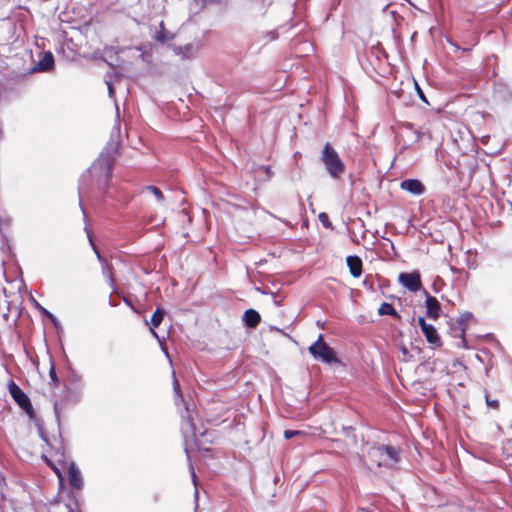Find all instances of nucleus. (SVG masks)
<instances>
[{
  "mask_svg": "<svg viewBox=\"0 0 512 512\" xmlns=\"http://www.w3.org/2000/svg\"><path fill=\"white\" fill-rule=\"evenodd\" d=\"M112 156L102 152L92 163L90 168L83 174L79 180L78 194L79 206L83 213V219L86 220V212L82 206V198L90 192L97 191L104 194L108 188V183L112 177Z\"/></svg>",
  "mask_w": 512,
  "mask_h": 512,
  "instance_id": "1",
  "label": "nucleus"
},
{
  "mask_svg": "<svg viewBox=\"0 0 512 512\" xmlns=\"http://www.w3.org/2000/svg\"><path fill=\"white\" fill-rule=\"evenodd\" d=\"M320 159L330 177L341 178L345 172V165L330 143L324 145Z\"/></svg>",
  "mask_w": 512,
  "mask_h": 512,
  "instance_id": "2",
  "label": "nucleus"
},
{
  "mask_svg": "<svg viewBox=\"0 0 512 512\" xmlns=\"http://www.w3.org/2000/svg\"><path fill=\"white\" fill-rule=\"evenodd\" d=\"M308 351L314 359L325 364L340 363L335 350L324 341L322 334H319L317 340L309 346Z\"/></svg>",
  "mask_w": 512,
  "mask_h": 512,
  "instance_id": "3",
  "label": "nucleus"
},
{
  "mask_svg": "<svg viewBox=\"0 0 512 512\" xmlns=\"http://www.w3.org/2000/svg\"><path fill=\"white\" fill-rule=\"evenodd\" d=\"M8 390L16 404L25 411L30 419H34L35 411L27 394L13 380L9 382Z\"/></svg>",
  "mask_w": 512,
  "mask_h": 512,
  "instance_id": "4",
  "label": "nucleus"
},
{
  "mask_svg": "<svg viewBox=\"0 0 512 512\" xmlns=\"http://www.w3.org/2000/svg\"><path fill=\"white\" fill-rule=\"evenodd\" d=\"M398 280L401 285L411 292H417L422 289L421 276L418 271L400 273Z\"/></svg>",
  "mask_w": 512,
  "mask_h": 512,
  "instance_id": "5",
  "label": "nucleus"
},
{
  "mask_svg": "<svg viewBox=\"0 0 512 512\" xmlns=\"http://www.w3.org/2000/svg\"><path fill=\"white\" fill-rule=\"evenodd\" d=\"M68 481L72 489L81 490L84 486V479L82 473L76 463L71 462L68 465Z\"/></svg>",
  "mask_w": 512,
  "mask_h": 512,
  "instance_id": "6",
  "label": "nucleus"
},
{
  "mask_svg": "<svg viewBox=\"0 0 512 512\" xmlns=\"http://www.w3.org/2000/svg\"><path fill=\"white\" fill-rule=\"evenodd\" d=\"M424 293L426 295V299H425L426 315L429 318L436 320L440 316L441 304L436 297L430 295L426 290H424Z\"/></svg>",
  "mask_w": 512,
  "mask_h": 512,
  "instance_id": "7",
  "label": "nucleus"
},
{
  "mask_svg": "<svg viewBox=\"0 0 512 512\" xmlns=\"http://www.w3.org/2000/svg\"><path fill=\"white\" fill-rule=\"evenodd\" d=\"M200 46V42H193L185 45L175 46L173 51L176 55H180L182 59H192L196 57Z\"/></svg>",
  "mask_w": 512,
  "mask_h": 512,
  "instance_id": "8",
  "label": "nucleus"
},
{
  "mask_svg": "<svg viewBox=\"0 0 512 512\" xmlns=\"http://www.w3.org/2000/svg\"><path fill=\"white\" fill-rule=\"evenodd\" d=\"M400 188L414 196H420L426 191L424 184L418 179H405L401 181Z\"/></svg>",
  "mask_w": 512,
  "mask_h": 512,
  "instance_id": "9",
  "label": "nucleus"
},
{
  "mask_svg": "<svg viewBox=\"0 0 512 512\" xmlns=\"http://www.w3.org/2000/svg\"><path fill=\"white\" fill-rule=\"evenodd\" d=\"M182 418V424H181V431L185 437L188 435H191L193 437H196L198 434V431L196 430V427L193 423V418L191 416V413L188 409V407H185L184 412L181 413Z\"/></svg>",
  "mask_w": 512,
  "mask_h": 512,
  "instance_id": "10",
  "label": "nucleus"
},
{
  "mask_svg": "<svg viewBox=\"0 0 512 512\" xmlns=\"http://www.w3.org/2000/svg\"><path fill=\"white\" fill-rule=\"evenodd\" d=\"M54 56L52 52L45 51L39 62L32 68L33 72H49L54 68Z\"/></svg>",
  "mask_w": 512,
  "mask_h": 512,
  "instance_id": "11",
  "label": "nucleus"
},
{
  "mask_svg": "<svg viewBox=\"0 0 512 512\" xmlns=\"http://www.w3.org/2000/svg\"><path fill=\"white\" fill-rule=\"evenodd\" d=\"M346 263L349 268L350 274L354 278H358L362 275L363 272V262L362 259L357 255H349L346 258Z\"/></svg>",
  "mask_w": 512,
  "mask_h": 512,
  "instance_id": "12",
  "label": "nucleus"
},
{
  "mask_svg": "<svg viewBox=\"0 0 512 512\" xmlns=\"http://www.w3.org/2000/svg\"><path fill=\"white\" fill-rule=\"evenodd\" d=\"M260 320V314L252 308L247 309L242 316V321L247 328H255Z\"/></svg>",
  "mask_w": 512,
  "mask_h": 512,
  "instance_id": "13",
  "label": "nucleus"
},
{
  "mask_svg": "<svg viewBox=\"0 0 512 512\" xmlns=\"http://www.w3.org/2000/svg\"><path fill=\"white\" fill-rule=\"evenodd\" d=\"M428 343L440 346L441 340L434 325L428 324L421 330Z\"/></svg>",
  "mask_w": 512,
  "mask_h": 512,
  "instance_id": "14",
  "label": "nucleus"
},
{
  "mask_svg": "<svg viewBox=\"0 0 512 512\" xmlns=\"http://www.w3.org/2000/svg\"><path fill=\"white\" fill-rule=\"evenodd\" d=\"M374 450L381 455H386L387 458H389L393 462L399 461V450L393 446L380 445L377 448H374Z\"/></svg>",
  "mask_w": 512,
  "mask_h": 512,
  "instance_id": "15",
  "label": "nucleus"
},
{
  "mask_svg": "<svg viewBox=\"0 0 512 512\" xmlns=\"http://www.w3.org/2000/svg\"><path fill=\"white\" fill-rule=\"evenodd\" d=\"M173 38V35L165 29L164 22L159 24V30L155 32L154 40L158 43H165Z\"/></svg>",
  "mask_w": 512,
  "mask_h": 512,
  "instance_id": "16",
  "label": "nucleus"
},
{
  "mask_svg": "<svg viewBox=\"0 0 512 512\" xmlns=\"http://www.w3.org/2000/svg\"><path fill=\"white\" fill-rule=\"evenodd\" d=\"M84 222H85L84 230H85V232H86V234H87V238H88V241H89V243H90V246H91V248H92L93 252L95 253V255H96V257H97L98 261H99V262H104L105 258H104V256L100 253V251H99V249H98L97 245L95 244V242H94V240H93V237H92L91 231H90V229L88 228V225H87V219H86V220H84Z\"/></svg>",
  "mask_w": 512,
  "mask_h": 512,
  "instance_id": "17",
  "label": "nucleus"
},
{
  "mask_svg": "<svg viewBox=\"0 0 512 512\" xmlns=\"http://www.w3.org/2000/svg\"><path fill=\"white\" fill-rule=\"evenodd\" d=\"M378 313L379 315L383 316V315H389V316H392V317H395V318H400V315L398 314V312L395 310V308L393 307L392 304L390 303H387V302H383L379 309H378Z\"/></svg>",
  "mask_w": 512,
  "mask_h": 512,
  "instance_id": "18",
  "label": "nucleus"
},
{
  "mask_svg": "<svg viewBox=\"0 0 512 512\" xmlns=\"http://www.w3.org/2000/svg\"><path fill=\"white\" fill-rule=\"evenodd\" d=\"M102 268V274L104 277L108 279L109 285L114 287V278H113V267L111 264L107 263L106 259L104 262H100Z\"/></svg>",
  "mask_w": 512,
  "mask_h": 512,
  "instance_id": "19",
  "label": "nucleus"
},
{
  "mask_svg": "<svg viewBox=\"0 0 512 512\" xmlns=\"http://www.w3.org/2000/svg\"><path fill=\"white\" fill-rule=\"evenodd\" d=\"M69 502L66 504L68 512H80L78 495L74 492L68 494Z\"/></svg>",
  "mask_w": 512,
  "mask_h": 512,
  "instance_id": "20",
  "label": "nucleus"
},
{
  "mask_svg": "<svg viewBox=\"0 0 512 512\" xmlns=\"http://www.w3.org/2000/svg\"><path fill=\"white\" fill-rule=\"evenodd\" d=\"M164 314L165 311L163 309H161L160 307L156 308L150 321L153 328H157L161 324Z\"/></svg>",
  "mask_w": 512,
  "mask_h": 512,
  "instance_id": "21",
  "label": "nucleus"
},
{
  "mask_svg": "<svg viewBox=\"0 0 512 512\" xmlns=\"http://www.w3.org/2000/svg\"><path fill=\"white\" fill-rule=\"evenodd\" d=\"M146 189L148 191H150L155 196V198L157 199L158 202H160V203L163 202L164 195L158 187L151 185V186H147Z\"/></svg>",
  "mask_w": 512,
  "mask_h": 512,
  "instance_id": "22",
  "label": "nucleus"
},
{
  "mask_svg": "<svg viewBox=\"0 0 512 512\" xmlns=\"http://www.w3.org/2000/svg\"><path fill=\"white\" fill-rule=\"evenodd\" d=\"M41 313L43 315H45L54 325L55 328H58L60 326V323H59V320L57 319V317L52 314L50 311H48L47 309L45 308H41Z\"/></svg>",
  "mask_w": 512,
  "mask_h": 512,
  "instance_id": "23",
  "label": "nucleus"
},
{
  "mask_svg": "<svg viewBox=\"0 0 512 512\" xmlns=\"http://www.w3.org/2000/svg\"><path fill=\"white\" fill-rule=\"evenodd\" d=\"M318 219L319 221L321 222V224L325 227V228H331L332 227V223L331 221L329 220V216L327 213L325 212H321L318 216Z\"/></svg>",
  "mask_w": 512,
  "mask_h": 512,
  "instance_id": "24",
  "label": "nucleus"
},
{
  "mask_svg": "<svg viewBox=\"0 0 512 512\" xmlns=\"http://www.w3.org/2000/svg\"><path fill=\"white\" fill-rule=\"evenodd\" d=\"M258 171H263V173L265 174V177L263 178L264 181L270 180L272 178V176H273V172H272L270 166H262V165H260L258 167Z\"/></svg>",
  "mask_w": 512,
  "mask_h": 512,
  "instance_id": "25",
  "label": "nucleus"
},
{
  "mask_svg": "<svg viewBox=\"0 0 512 512\" xmlns=\"http://www.w3.org/2000/svg\"><path fill=\"white\" fill-rule=\"evenodd\" d=\"M49 377H50V380H51V382H52V384L54 386L59 384V378L57 376V373H56V370H55V366H54L53 363L51 364V367L49 369Z\"/></svg>",
  "mask_w": 512,
  "mask_h": 512,
  "instance_id": "26",
  "label": "nucleus"
},
{
  "mask_svg": "<svg viewBox=\"0 0 512 512\" xmlns=\"http://www.w3.org/2000/svg\"><path fill=\"white\" fill-rule=\"evenodd\" d=\"M302 435H304V432L300 431V430H285L284 431L285 439H291L295 436H302Z\"/></svg>",
  "mask_w": 512,
  "mask_h": 512,
  "instance_id": "27",
  "label": "nucleus"
},
{
  "mask_svg": "<svg viewBox=\"0 0 512 512\" xmlns=\"http://www.w3.org/2000/svg\"><path fill=\"white\" fill-rule=\"evenodd\" d=\"M185 451H186L188 460H190L188 450L185 449ZM189 469H190V473H191L192 482H193L194 486L197 487V476H196V473H195V470H194V467H193L191 461H189Z\"/></svg>",
  "mask_w": 512,
  "mask_h": 512,
  "instance_id": "28",
  "label": "nucleus"
},
{
  "mask_svg": "<svg viewBox=\"0 0 512 512\" xmlns=\"http://www.w3.org/2000/svg\"><path fill=\"white\" fill-rule=\"evenodd\" d=\"M485 401L488 407L493 409L499 408V401L497 399H490L487 393L485 394Z\"/></svg>",
  "mask_w": 512,
  "mask_h": 512,
  "instance_id": "29",
  "label": "nucleus"
},
{
  "mask_svg": "<svg viewBox=\"0 0 512 512\" xmlns=\"http://www.w3.org/2000/svg\"><path fill=\"white\" fill-rule=\"evenodd\" d=\"M105 83L107 85L109 97L115 100V90L111 80L105 79Z\"/></svg>",
  "mask_w": 512,
  "mask_h": 512,
  "instance_id": "30",
  "label": "nucleus"
},
{
  "mask_svg": "<svg viewBox=\"0 0 512 512\" xmlns=\"http://www.w3.org/2000/svg\"><path fill=\"white\" fill-rule=\"evenodd\" d=\"M173 389H174V392L175 394L177 395V397L181 398V400H183L182 398V395H181V392H180V385H179V382L177 379L174 378V381H173Z\"/></svg>",
  "mask_w": 512,
  "mask_h": 512,
  "instance_id": "31",
  "label": "nucleus"
},
{
  "mask_svg": "<svg viewBox=\"0 0 512 512\" xmlns=\"http://www.w3.org/2000/svg\"><path fill=\"white\" fill-rule=\"evenodd\" d=\"M416 90H417V94H418V97L426 104H429L424 92L421 90V88L419 87L418 84H416Z\"/></svg>",
  "mask_w": 512,
  "mask_h": 512,
  "instance_id": "32",
  "label": "nucleus"
},
{
  "mask_svg": "<svg viewBox=\"0 0 512 512\" xmlns=\"http://www.w3.org/2000/svg\"><path fill=\"white\" fill-rule=\"evenodd\" d=\"M413 135H414V139H413V142L414 143H417L421 140V138L423 137V132L420 131V130H417V129H414L413 131Z\"/></svg>",
  "mask_w": 512,
  "mask_h": 512,
  "instance_id": "33",
  "label": "nucleus"
},
{
  "mask_svg": "<svg viewBox=\"0 0 512 512\" xmlns=\"http://www.w3.org/2000/svg\"><path fill=\"white\" fill-rule=\"evenodd\" d=\"M116 111H117V123L115 124V126L113 128L112 136L114 135V133H119L120 132L119 109H118V105L117 104H116Z\"/></svg>",
  "mask_w": 512,
  "mask_h": 512,
  "instance_id": "34",
  "label": "nucleus"
},
{
  "mask_svg": "<svg viewBox=\"0 0 512 512\" xmlns=\"http://www.w3.org/2000/svg\"><path fill=\"white\" fill-rule=\"evenodd\" d=\"M448 42L450 43V45H452L455 48V52L458 51V50H462L464 52H468V51L471 50V48H461L459 45H457L456 43H454L451 40H448Z\"/></svg>",
  "mask_w": 512,
  "mask_h": 512,
  "instance_id": "35",
  "label": "nucleus"
},
{
  "mask_svg": "<svg viewBox=\"0 0 512 512\" xmlns=\"http://www.w3.org/2000/svg\"><path fill=\"white\" fill-rule=\"evenodd\" d=\"M418 324H419L421 330L424 328V326L428 325V323H426V321L423 317L418 318Z\"/></svg>",
  "mask_w": 512,
  "mask_h": 512,
  "instance_id": "36",
  "label": "nucleus"
},
{
  "mask_svg": "<svg viewBox=\"0 0 512 512\" xmlns=\"http://www.w3.org/2000/svg\"><path fill=\"white\" fill-rule=\"evenodd\" d=\"M403 127L407 130L413 131L414 130V124L410 122H405L403 124Z\"/></svg>",
  "mask_w": 512,
  "mask_h": 512,
  "instance_id": "37",
  "label": "nucleus"
},
{
  "mask_svg": "<svg viewBox=\"0 0 512 512\" xmlns=\"http://www.w3.org/2000/svg\"><path fill=\"white\" fill-rule=\"evenodd\" d=\"M104 53H105L106 55H108V54L115 53V51H114L113 47H108V48H105V49H104Z\"/></svg>",
  "mask_w": 512,
  "mask_h": 512,
  "instance_id": "38",
  "label": "nucleus"
},
{
  "mask_svg": "<svg viewBox=\"0 0 512 512\" xmlns=\"http://www.w3.org/2000/svg\"><path fill=\"white\" fill-rule=\"evenodd\" d=\"M54 412H55L56 417L58 418L59 417V412H58V405H57V403H55V405H54Z\"/></svg>",
  "mask_w": 512,
  "mask_h": 512,
  "instance_id": "39",
  "label": "nucleus"
},
{
  "mask_svg": "<svg viewBox=\"0 0 512 512\" xmlns=\"http://www.w3.org/2000/svg\"><path fill=\"white\" fill-rule=\"evenodd\" d=\"M123 301H124V303H125L126 305H128V306H130V307H133V306H132V304H131V302H130L127 298H125V297H124V298H123Z\"/></svg>",
  "mask_w": 512,
  "mask_h": 512,
  "instance_id": "40",
  "label": "nucleus"
},
{
  "mask_svg": "<svg viewBox=\"0 0 512 512\" xmlns=\"http://www.w3.org/2000/svg\"><path fill=\"white\" fill-rule=\"evenodd\" d=\"M151 332H152V334H153L157 339H159V337H158L157 333L155 332V330H154L153 328H151Z\"/></svg>",
  "mask_w": 512,
  "mask_h": 512,
  "instance_id": "41",
  "label": "nucleus"
},
{
  "mask_svg": "<svg viewBox=\"0 0 512 512\" xmlns=\"http://www.w3.org/2000/svg\"><path fill=\"white\" fill-rule=\"evenodd\" d=\"M36 304V307L39 309V311L41 312V308H43L39 303L35 302Z\"/></svg>",
  "mask_w": 512,
  "mask_h": 512,
  "instance_id": "42",
  "label": "nucleus"
},
{
  "mask_svg": "<svg viewBox=\"0 0 512 512\" xmlns=\"http://www.w3.org/2000/svg\"><path fill=\"white\" fill-rule=\"evenodd\" d=\"M363 283H364V285L369 286V288H372V285H369V283H367V280H364Z\"/></svg>",
  "mask_w": 512,
  "mask_h": 512,
  "instance_id": "43",
  "label": "nucleus"
},
{
  "mask_svg": "<svg viewBox=\"0 0 512 512\" xmlns=\"http://www.w3.org/2000/svg\"><path fill=\"white\" fill-rule=\"evenodd\" d=\"M363 283H364V285L369 286V288H372V285H369V283H367V280H364Z\"/></svg>",
  "mask_w": 512,
  "mask_h": 512,
  "instance_id": "44",
  "label": "nucleus"
},
{
  "mask_svg": "<svg viewBox=\"0 0 512 512\" xmlns=\"http://www.w3.org/2000/svg\"><path fill=\"white\" fill-rule=\"evenodd\" d=\"M363 283H364V285L369 286V288H372V285H369V283H367V280H364Z\"/></svg>",
  "mask_w": 512,
  "mask_h": 512,
  "instance_id": "45",
  "label": "nucleus"
},
{
  "mask_svg": "<svg viewBox=\"0 0 512 512\" xmlns=\"http://www.w3.org/2000/svg\"><path fill=\"white\" fill-rule=\"evenodd\" d=\"M105 62L112 68H114V66L112 65V63L108 62L107 60H105Z\"/></svg>",
  "mask_w": 512,
  "mask_h": 512,
  "instance_id": "46",
  "label": "nucleus"
},
{
  "mask_svg": "<svg viewBox=\"0 0 512 512\" xmlns=\"http://www.w3.org/2000/svg\"><path fill=\"white\" fill-rule=\"evenodd\" d=\"M270 35H271V39H273V40H274V39L276 38V37L274 36V33H273V32H271V33H270Z\"/></svg>",
  "mask_w": 512,
  "mask_h": 512,
  "instance_id": "47",
  "label": "nucleus"
},
{
  "mask_svg": "<svg viewBox=\"0 0 512 512\" xmlns=\"http://www.w3.org/2000/svg\"><path fill=\"white\" fill-rule=\"evenodd\" d=\"M360 511H361V512H369V511H368L367 509H365V508H362Z\"/></svg>",
  "mask_w": 512,
  "mask_h": 512,
  "instance_id": "48",
  "label": "nucleus"
},
{
  "mask_svg": "<svg viewBox=\"0 0 512 512\" xmlns=\"http://www.w3.org/2000/svg\"><path fill=\"white\" fill-rule=\"evenodd\" d=\"M317 325L321 326V328H324V325H322L320 322H317Z\"/></svg>",
  "mask_w": 512,
  "mask_h": 512,
  "instance_id": "49",
  "label": "nucleus"
},
{
  "mask_svg": "<svg viewBox=\"0 0 512 512\" xmlns=\"http://www.w3.org/2000/svg\"><path fill=\"white\" fill-rule=\"evenodd\" d=\"M317 325L321 326V328H324V325H322L320 322H317Z\"/></svg>",
  "mask_w": 512,
  "mask_h": 512,
  "instance_id": "50",
  "label": "nucleus"
},
{
  "mask_svg": "<svg viewBox=\"0 0 512 512\" xmlns=\"http://www.w3.org/2000/svg\"><path fill=\"white\" fill-rule=\"evenodd\" d=\"M317 325L321 326V328H324V325H322L320 322H317Z\"/></svg>",
  "mask_w": 512,
  "mask_h": 512,
  "instance_id": "51",
  "label": "nucleus"
}]
</instances>
